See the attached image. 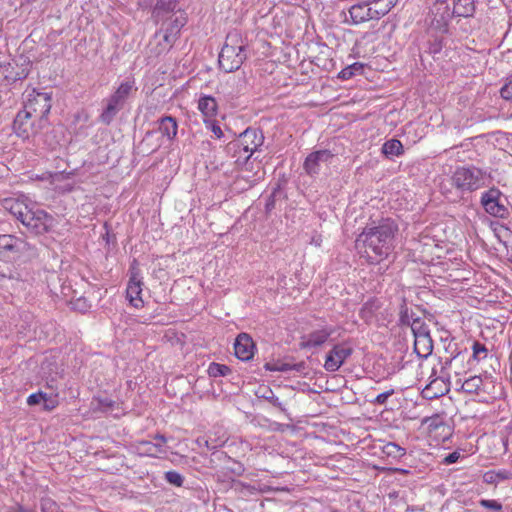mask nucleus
I'll return each mask as SVG.
<instances>
[{
    "instance_id": "39",
    "label": "nucleus",
    "mask_w": 512,
    "mask_h": 512,
    "mask_svg": "<svg viewBox=\"0 0 512 512\" xmlns=\"http://www.w3.org/2000/svg\"><path fill=\"white\" fill-rule=\"evenodd\" d=\"M479 505L492 512H504L503 505L498 500L494 499H480Z\"/></svg>"
},
{
    "instance_id": "55",
    "label": "nucleus",
    "mask_w": 512,
    "mask_h": 512,
    "mask_svg": "<svg viewBox=\"0 0 512 512\" xmlns=\"http://www.w3.org/2000/svg\"><path fill=\"white\" fill-rule=\"evenodd\" d=\"M460 457V452L453 451L452 453H449L447 456H445L443 463L446 465L454 464L460 459Z\"/></svg>"
},
{
    "instance_id": "27",
    "label": "nucleus",
    "mask_w": 512,
    "mask_h": 512,
    "mask_svg": "<svg viewBox=\"0 0 512 512\" xmlns=\"http://www.w3.org/2000/svg\"><path fill=\"white\" fill-rule=\"evenodd\" d=\"M398 315H399L398 325L401 327H403V326L409 327L411 325L412 321H414V319L419 318V316H417L414 311H412L411 309L408 308L405 298L401 299Z\"/></svg>"
},
{
    "instance_id": "19",
    "label": "nucleus",
    "mask_w": 512,
    "mask_h": 512,
    "mask_svg": "<svg viewBox=\"0 0 512 512\" xmlns=\"http://www.w3.org/2000/svg\"><path fill=\"white\" fill-rule=\"evenodd\" d=\"M332 334L331 329H320L310 332L308 335L302 336L299 346L301 349L316 348L322 346Z\"/></svg>"
},
{
    "instance_id": "50",
    "label": "nucleus",
    "mask_w": 512,
    "mask_h": 512,
    "mask_svg": "<svg viewBox=\"0 0 512 512\" xmlns=\"http://www.w3.org/2000/svg\"><path fill=\"white\" fill-rule=\"evenodd\" d=\"M32 208H29L27 205L24 207V209H21L14 217L19 220L24 226L25 223H27L28 218L30 216Z\"/></svg>"
},
{
    "instance_id": "22",
    "label": "nucleus",
    "mask_w": 512,
    "mask_h": 512,
    "mask_svg": "<svg viewBox=\"0 0 512 512\" xmlns=\"http://www.w3.org/2000/svg\"><path fill=\"white\" fill-rule=\"evenodd\" d=\"M255 396L258 399H263L267 402H269L274 407L278 408L281 412L286 413L287 410L282 404V402L279 400L277 396H275L273 390L266 385H260L257 390L255 391Z\"/></svg>"
},
{
    "instance_id": "25",
    "label": "nucleus",
    "mask_w": 512,
    "mask_h": 512,
    "mask_svg": "<svg viewBox=\"0 0 512 512\" xmlns=\"http://www.w3.org/2000/svg\"><path fill=\"white\" fill-rule=\"evenodd\" d=\"M159 131L163 136H166L169 140H172L177 135V121L172 116H164L159 119Z\"/></svg>"
},
{
    "instance_id": "47",
    "label": "nucleus",
    "mask_w": 512,
    "mask_h": 512,
    "mask_svg": "<svg viewBox=\"0 0 512 512\" xmlns=\"http://www.w3.org/2000/svg\"><path fill=\"white\" fill-rule=\"evenodd\" d=\"M394 394V389H390L376 396L374 400L370 402L376 405H385L388 398Z\"/></svg>"
},
{
    "instance_id": "10",
    "label": "nucleus",
    "mask_w": 512,
    "mask_h": 512,
    "mask_svg": "<svg viewBox=\"0 0 512 512\" xmlns=\"http://www.w3.org/2000/svg\"><path fill=\"white\" fill-rule=\"evenodd\" d=\"M481 204L485 211L492 216L505 218L508 216V208L502 201V193L497 188H491L484 192L481 197Z\"/></svg>"
},
{
    "instance_id": "43",
    "label": "nucleus",
    "mask_w": 512,
    "mask_h": 512,
    "mask_svg": "<svg viewBox=\"0 0 512 512\" xmlns=\"http://www.w3.org/2000/svg\"><path fill=\"white\" fill-rule=\"evenodd\" d=\"M140 445L145 448V451L149 453L150 455H155L156 453H164L165 450L161 446V444L158 443H152L149 441H143L140 443Z\"/></svg>"
},
{
    "instance_id": "36",
    "label": "nucleus",
    "mask_w": 512,
    "mask_h": 512,
    "mask_svg": "<svg viewBox=\"0 0 512 512\" xmlns=\"http://www.w3.org/2000/svg\"><path fill=\"white\" fill-rule=\"evenodd\" d=\"M282 190L280 184H277L276 187L273 188L271 194L268 196L265 203V213L269 214L273 209H275L276 200L281 197Z\"/></svg>"
},
{
    "instance_id": "31",
    "label": "nucleus",
    "mask_w": 512,
    "mask_h": 512,
    "mask_svg": "<svg viewBox=\"0 0 512 512\" xmlns=\"http://www.w3.org/2000/svg\"><path fill=\"white\" fill-rule=\"evenodd\" d=\"M364 68H365V64L360 63V62H355V63L343 68L339 72L338 78L341 80H349L355 75L363 74Z\"/></svg>"
},
{
    "instance_id": "32",
    "label": "nucleus",
    "mask_w": 512,
    "mask_h": 512,
    "mask_svg": "<svg viewBox=\"0 0 512 512\" xmlns=\"http://www.w3.org/2000/svg\"><path fill=\"white\" fill-rule=\"evenodd\" d=\"M483 381L480 376H472L462 384V390L468 394H479Z\"/></svg>"
},
{
    "instance_id": "34",
    "label": "nucleus",
    "mask_w": 512,
    "mask_h": 512,
    "mask_svg": "<svg viewBox=\"0 0 512 512\" xmlns=\"http://www.w3.org/2000/svg\"><path fill=\"white\" fill-rule=\"evenodd\" d=\"M409 327L412 330L414 338L430 335L428 325L420 317L414 319Z\"/></svg>"
},
{
    "instance_id": "24",
    "label": "nucleus",
    "mask_w": 512,
    "mask_h": 512,
    "mask_svg": "<svg viewBox=\"0 0 512 512\" xmlns=\"http://www.w3.org/2000/svg\"><path fill=\"white\" fill-rule=\"evenodd\" d=\"M368 6L367 0L360 1L354 5H352L348 12L351 18V23L354 25H359L361 23L367 22V10Z\"/></svg>"
},
{
    "instance_id": "56",
    "label": "nucleus",
    "mask_w": 512,
    "mask_h": 512,
    "mask_svg": "<svg viewBox=\"0 0 512 512\" xmlns=\"http://www.w3.org/2000/svg\"><path fill=\"white\" fill-rule=\"evenodd\" d=\"M306 368H307V365H306V363L304 361L292 364V371H295V372L300 373V374H304Z\"/></svg>"
},
{
    "instance_id": "23",
    "label": "nucleus",
    "mask_w": 512,
    "mask_h": 512,
    "mask_svg": "<svg viewBox=\"0 0 512 512\" xmlns=\"http://www.w3.org/2000/svg\"><path fill=\"white\" fill-rule=\"evenodd\" d=\"M414 352L419 358L426 359L433 352V340L431 335L414 338Z\"/></svg>"
},
{
    "instance_id": "11",
    "label": "nucleus",
    "mask_w": 512,
    "mask_h": 512,
    "mask_svg": "<svg viewBox=\"0 0 512 512\" xmlns=\"http://www.w3.org/2000/svg\"><path fill=\"white\" fill-rule=\"evenodd\" d=\"M35 120L24 109L19 111L13 121L14 132L23 139L33 138L38 133V124L35 125Z\"/></svg>"
},
{
    "instance_id": "5",
    "label": "nucleus",
    "mask_w": 512,
    "mask_h": 512,
    "mask_svg": "<svg viewBox=\"0 0 512 512\" xmlns=\"http://www.w3.org/2000/svg\"><path fill=\"white\" fill-rule=\"evenodd\" d=\"M51 107V93L35 92L34 95H29V98L24 105V110L33 118L37 119L38 124H40V128L43 129L47 124V116L50 113Z\"/></svg>"
},
{
    "instance_id": "53",
    "label": "nucleus",
    "mask_w": 512,
    "mask_h": 512,
    "mask_svg": "<svg viewBox=\"0 0 512 512\" xmlns=\"http://www.w3.org/2000/svg\"><path fill=\"white\" fill-rule=\"evenodd\" d=\"M205 123L217 138H221L223 136L222 129L215 120L205 121Z\"/></svg>"
},
{
    "instance_id": "1",
    "label": "nucleus",
    "mask_w": 512,
    "mask_h": 512,
    "mask_svg": "<svg viewBox=\"0 0 512 512\" xmlns=\"http://www.w3.org/2000/svg\"><path fill=\"white\" fill-rule=\"evenodd\" d=\"M397 232L398 225L391 218L372 221L356 238V248H364L368 262L378 264L392 253Z\"/></svg>"
},
{
    "instance_id": "12",
    "label": "nucleus",
    "mask_w": 512,
    "mask_h": 512,
    "mask_svg": "<svg viewBox=\"0 0 512 512\" xmlns=\"http://www.w3.org/2000/svg\"><path fill=\"white\" fill-rule=\"evenodd\" d=\"M352 353L351 347L342 344L334 345L326 355L324 368L329 372L337 371Z\"/></svg>"
},
{
    "instance_id": "17",
    "label": "nucleus",
    "mask_w": 512,
    "mask_h": 512,
    "mask_svg": "<svg viewBox=\"0 0 512 512\" xmlns=\"http://www.w3.org/2000/svg\"><path fill=\"white\" fill-rule=\"evenodd\" d=\"M333 158L330 150H318L310 153L304 162V170L313 176L319 173L321 163H328Z\"/></svg>"
},
{
    "instance_id": "29",
    "label": "nucleus",
    "mask_w": 512,
    "mask_h": 512,
    "mask_svg": "<svg viewBox=\"0 0 512 512\" xmlns=\"http://www.w3.org/2000/svg\"><path fill=\"white\" fill-rule=\"evenodd\" d=\"M382 153L389 159H391L394 156H400L404 153V148L398 139H390L387 140L382 145Z\"/></svg>"
},
{
    "instance_id": "45",
    "label": "nucleus",
    "mask_w": 512,
    "mask_h": 512,
    "mask_svg": "<svg viewBox=\"0 0 512 512\" xmlns=\"http://www.w3.org/2000/svg\"><path fill=\"white\" fill-rule=\"evenodd\" d=\"M46 393L42 391H38L36 393H32L27 398V404L29 406H36L42 404L43 399H45Z\"/></svg>"
},
{
    "instance_id": "15",
    "label": "nucleus",
    "mask_w": 512,
    "mask_h": 512,
    "mask_svg": "<svg viewBox=\"0 0 512 512\" xmlns=\"http://www.w3.org/2000/svg\"><path fill=\"white\" fill-rule=\"evenodd\" d=\"M256 345L252 337L247 333H240L234 342V354L241 361H249L253 358Z\"/></svg>"
},
{
    "instance_id": "28",
    "label": "nucleus",
    "mask_w": 512,
    "mask_h": 512,
    "mask_svg": "<svg viewBox=\"0 0 512 512\" xmlns=\"http://www.w3.org/2000/svg\"><path fill=\"white\" fill-rule=\"evenodd\" d=\"M198 108L206 117L215 116L217 113V101L210 95H204L198 100Z\"/></svg>"
},
{
    "instance_id": "20",
    "label": "nucleus",
    "mask_w": 512,
    "mask_h": 512,
    "mask_svg": "<svg viewBox=\"0 0 512 512\" xmlns=\"http://www.w3.org/2000/svg\"><path fill=\"white\" fill-rule=\"evenodd\" d=\"M33 140L38 144L42 143L50 150H55L59 145V138L54 128H51L47 122L46 126L41 129L38 124V133L34 135Z\"/></svg>"
},
{
    "instance_id": "2",
    "label": "nucleus",
    "mask_w": 512,
    "mask_h": 512,
    "mask_svg": "<svg viewBox=\"0 0 512 512\" xmlns=\"http://www.w3.org/2000/svg\"><path fill=\"white\" fill-rule=\"evenodd\" d=\"M245 45L239 32L228 33L218 57L219 67L226 73L238 70L246 60Z\"/></svg>"
},
{
    "instance_id": "7",
    "label": "nucleus",
    "mask_w": 512,
    "mask_h": 512,
    "mask_svg": "<svg viewBox=\"0 0 512 512\" xmlns=\"http://www.w3.org/2000/svg\"><path fill=\"white\" fill-rule=\"evenodd\" d=\"M264 139L265 137L261 129L248 127L239 135L237 140L228 144V150H243L249 153L246 157V159H249L263 145Z\"/></svg>"
},
{
    "instance_id": "18",
    "label": "nucleus",
    "mask_w": 512,
    "mask_h": 512,
    "mask_svg": "<svg viewBox=\"0 0 512 512\" xmlns=\"http://www.w3.org/2000/svg\"><path fill=\"white\" fill-rule=\"evenodd\" d=\"M29 63L18 65L17 63H7L0 66V74L8 84H13L19 80L25 79L29 75Z\"/></svg>"
},
{
    "instance_id": "44",
    "label": "nucleus",
    "mask_w": 512,
    "mask_h": 512,
    "mask_svg": "<svg viewBox=\"0 0 512 512\" xmlns=\"http://www.w3.org/2000/svg\"><path fill=\"white\" fill-rule=\"evenodd\" d=\"M129 280L142 281L141 270L137 259H133L129 267Z\"/></svg>"
},
{
    "instance_id": "30",
    "label": "nucleus",
    "mask_w": 512,
    "mask_h": 512,
    "mask_svg": "<svg viewBox=\"0 0 512 512\" xmlns=\"http://www.w3.org/2000/svg\"><path fill=\"white\" fill-rule=\"evenodd\" d=\"M382 452L394 461H399L406 455L405 448L399 446L395 442H388L382 447Z\"/></svg>"
},
{
    "instance_id": "33",
    "label": "nucleus",
    "mask_w": 512,
    "mask_h": 512,
    "mask_svg": "<svg viewBox=\"0 0 512 512\" xmlns=\"http://www.w3.org/2000/svg\"><path fill=\"white\" fill-rule=\"evenodd\" d=\"M370 4L377 9L381 15L384 17L387 15L391 9L396 5L397 0H369Z\"/></svg>"
},
{
    "instance_id": "62",
    "label": "nucleus",
    "mask_w": 512,
    "mask_h": 512,
    "mask_svg": "<svg viewBox=\"0 0 512 512\" xmlns=\"http://www.w3.org/2000/svg\"><path fill=\"white\" fill-rule=\"evenodd\" d=\"M459 355V353H457L456 355H453L452 357L450 358H447L445 363H444V366L442 369H445L447 368L449 365H451L452 361Z\"/></svg>"
},
{
    "instance_id": "37",
    "label": "nucleus",
    "mask_w": 512,
    "mask_h": 512,
    "mask_svg": "<svg viewBox=\"0 0 512 512\" xmlns=\"http://www.w3.org/2000/svg\"><path fill=\"white\" fill-rule=\"evenodd\" d=\"M41 512H62L57 502L50 497H43L40 499Z\"/></svg>"
},
{
    "instance_id": "14",
    "label": "nucleus",
    "mask_w": 512,
    "mask_h": 512,
    "mask_svg": "<svg viewBox=\"0 0 512 512\" xmlns=\"http://www.w3.org/2000/svg\"><path fill=\"white\" fill-rule=\"evenodd\" d=\"M430 379V382L421 392V395L424 399H437L449 392V382H446L443 377H437L435 369L432 370Z\"/></svg>"
},
{
    "instance_id": "8",
    "label": "nucleus",
    "mask_w": 512,
    "mask_h": 512,
    "mask_svg": "<svg viewBox=\"0 0 512 512\" xmlns=\"http://www.w3.org/2000/svg\"><path fill=\"white\" fill-rule=\"evenodd\" d=\"M188 17L185 10H182L175 16L169 18L160 30L156 31L155 36L163 32L164 49H170L180 36L181 29L187 24Z\"/></svg>"
},
{
    "instance_id": "51",
    "label": "nucleus",
    "mask_w": 512,
    "mask_h": 512,
    "mask_svg": "<svg viewBox=\"0 0 512 512\" xmlns=\"http://www.w3.org/2000/svg\"><path fill=\"white\" fill-rule=\"evenodd\" d=\"M445 6L449 7V4L446 2V0H437L434 4V12L436 15H440V20L444 22L442 19V14L446 11ZM447 21H445L446 23Z\"/></svg>"
},
{
    "instance_id": "64",
    "label": "nucleus",
    "mask_w": 512,
    "mask_h": 512,
    "mask_svg": "<svg viewBox=\"0 0 512 512\" xmlns=\"http://www.w3.org/2000/svg\"><path fill=\"white\" fill-rule=\"evenodd\" d=\"M499 473H500L499 479L504 480V479L508 478V473L506 471H500Z\"/></svg>"
},
{
    "instance_id": "42",
    "label": "nucleus",
    "mask_w": 512,
    "mask_h": 512,
    "mask_svg": "<svg viewBox=\"0 0 512 512\" xmlns=\"http://www.w3.org/2000/svg\"><path fill=\"white\" fill-rule=\"evenodd\" d=\"M500 96L507 101H512V75L507 77L500 89Z\"/></svg>"
},
{
    "instance_id": "41",
    "label": "nucleus",
    "mask_w": 512,
    "mask_h": 512,
    "mask_svg": "<svg viewBox=\"0 0 512 512\" xmlns=\"http://www.w3.org/2000/svg\"><path fill=\"white\" fill-rule=\"evenodd\" d=\"M26 204L14 199H6L4 202V207L9 213L15 216L21 209H24Z\"/></svg>"
},
{
    "instance_id": "3",
    "label": "nucleus",
    "mask_w": 512,
    "mask_h": 512,
    "mask_svg": "<svg viewBox=\"0 0 512 512\" xmlns=\"http://www.w3.org/2000/svg\"><path fill=\"white\" fill-rule=\"evenodd\" d=\"M136 90L137 88H134V81L122 82L116 91L105 100L106 105L99 116V121L102 124L110 125L118 112L124 108L133 91Z\"/></svg>"
},
{
    "instance_id": "54",
    "label": "nucleus",
    "mask_w": 512,
    "mask_h": 512,
    "mask_svg": "<svg viewBox=\"0 0 512 512\" xmlns=\"http://www.w3.org/2000/svg\"><path fill=\"white\" fill-rule=\"evenodd\" d=\"M500 473L494 471H488L483 475V481L487 484H495L499 479Z\"/></svg>"
},
{
    "instance_id": "46",
    "label": "nucleus",
    "mask_w": 512,
    "mask_h": 512,
    "mask_svg": "<svg viewBox=\"0 0 512 512\" xmlns=\"http://www.w3.org/2000/svg\"><path fill=\"white\" fill-rule=\"evenodd\" d=\"M91 308V305L87 302L86 298L81 297L73 302V309L85 313Z\"/></svg>"
},
{
    "instance_id": "48",
    "label": "nucleus",
    "mask_w": 512,
    "mask_h": 512,
    "mask_svg": "<svg viewBox=\"0 0 512 512\" xmlns=\"http://www.w3.org/2000/svg\"><path fill=\"white\" fill-rule=\"evenodd\" d=\"M58 405V401L57 399L49 396L47 393H46V396H45V399H43V402H42V408L44 411H52L53 409H55Z\"/></svg>"
},
{
    "instance_id": "4",
    "label": "nucleus",
    "mask_w": 512,
    "mask_h": 512,
    "mask_svg": "<svg viewBox=\"0 0 512 512\" xmlns=\"http://www.w3.org/2000/svg\"><path fill=\"white\" fill-rule=\"evenodd\" d=\"M452 185L462 192H472L485 184V172L481 169L470 167H458L451 177Z\"/></svg>"
},
{
    "instance_id": "6",
    "label": "nucleus",
    "mask_w": 512,
    "mask_h": 512,
    "mask_svg": "<svg viewBox=\"0 0 512 512\" xmlns=\"http://www.w3.org/2000/svg\"><path fill=\"white\" fill-rule=\"evenodd\" d=\"M140 6L143 8H151V20L156 24L162 26L169 20V18L175 16L183 9L180 7L179 0H151L148 3L146 0L140 2Z\"/></svg>"
},
{
    "instance_id": "52",
    "label": "nucleus",
    "mask_w": 512,
    "mask_h": 512,
    "mask_svg": "<svg viewBox=\"0 0 512 512\" xmlns=\"http://www.w3.org/2000/svg\"><path fill=\"white\" fill-rule=\"evenodd\" d=\"M368 6L366 7L368 16H367V22L371 20H379L381 17L379 11L375 9L372 4H370V1L367 0Z\"/></svg>"
},
{
    "instance_id": "26",
    "label": "nucleus",
    "mask_w": 512,
    "mask_h": 512,
    "mask_svg": "<svg viewBox=\"0 0 512 512\" xmlns=\"http://www.w3.org/2000/svg\"><path fill=\"white\" fill-rule=\"evenodd\" d=\"M381 307L380 301L376 298L369 299L363 304L359 311V316L366 323H371L376 311Z\"/></svg>"
},
{
    "instance_id": "49",
    "label": "nucleus",
    "mask_w": 512,
    "mask_h": 512,
    "mask_svg": "<svg viewBox=\"0 0 512 512\" xmlns=\"http://www.w3.org/2000/svg\"><path fill=\"white\" fill-rule=\"evenodd\" d=\"M232 487L235 490L240 491L241 493H244V491H247L249 494H253L256 491V489L253 486H251L249 484H245L241 481H234Z\"/></svg>"
},
{
    "instance_id": "59",
    "label": "nucleus",
    "mask_w": 512,
    "mask_h": 512,
    "mask_svg": "<svg viewBox=\"0 0 512 512\" xmlns=\"http://www.w3.org/2000/svg\"><path fill=\"white\" fill-rule=\"evenodd\" d=\"M235 465L236 466L234 468H231V471L238 476L242 475L244 467L240 463H236Z\"/></svg>"
},
{
    "instance_id": "57",
    "label": "nucleus",
    "mask_w": 512,
    "mask_h": 512,
    "mask_svg": "<svg viewBox=\"0 0 512 512\" xmlns=\"http://www.w3.org/2000/svg\"><path fill=\"white\" fill-rule=\"evenodd\" d=\"M7 512H34V511L31 509H27L20 504H17L15 507H11Z\"/></svg>"
},
{
    "instance_id": "60",
    "label": "nucleus",
    "mask_w": 512,
    "mask_h": 512,
    "mask_svg": "<svg viewBox=\"0 0 512 512\" xmlns=\"http://www.w3.org/2000/svg\"><path fill=\"white\" fill-rule=\"evenodd\" d=\"M279 371L280 372L292 371V364H289V363H279Z\"/></svg>"
},
{
    "instance_id": "38",
    "label": "nucleus",
    "mask_w": 512,
    "mask_h": 512,
    "mask_svg": "<svg viewBox=\"0 0 512 512\" xmlns=\"http://www.w3.org/2000/svg\"><path fill=\"white\" fill-rule=\"evenodd\" d=\"M164 479L175 487H181L184 483V477L175 470L165 472Z\"/></svg>"
},
{
    "instance_id": "16",
    "label": "nucleus",
    "mask_w": 512,
    "mask_h": 512,
    "mask_svg": "<svg viewBox=\"0 0 512 512\" xmlns=\"http://www.w3.org/2000/svg\"><path fill=\"white\" fill-rule=\"evenodd\" d=\"M453 9L445 6L446 11L442 14L444 21H449L453 17H471L475 13V1L474 0H451Z\"/></svg>"
},
{
    "instance_id": "13",
    "label": "nucleus",
    "mask_w": 512,
    "mask_h": 512,
    "mask_svg": "<svg viewBox=\"0 0 512 512\" xmlns=\"http://www.w3.org/2000/svg\"><path fill=\"white\" fill-rule=\"evenodd\" d=\"M29 248V244L14 235H0V255L17 256Z\"/></svg>"
},
{
    "instance_id": "40",
    "label": "nucleus",
    "mask_w": 512,
    "mask_h": 512,
    "mask_svg": "<svg viewBox=\"0 0 512 512\" xmlns=\"http://www.w3.org/2000/svg\"><path fill=\"white\" fill-rule=\"evenodd\" d=\"M472 350H473L472 358L477 361H480L481 359H484L487 357L488 349L483 343H480L479 341H474V343L472 345Z\"/></svg>"
},
{
    "instance_id": "9",
    "label": "nucleus",
    "mask_w": 512,
    "mask_h": 512,
    "mask_svg": "<svg viewBox=\"0 0 512 512\" xmlns=\"http://www.w3.org/2000/svg\"><path fill=\"white\" fill-rule=\"evenodd\" d=\"M55 225V218L42 209H32L25 227L35 235H44Z\"/></svg>"
},
{
    "instance_id": "58",
    "label": "nucleus",
    "mask_w": 512,
    "mask_h": 512,
    "mask_svg": "<svg viewBox=\"0 0 512 512\" xmlns=\"http://www.w3.org/2000/svg\"><path fill=\"white\" fill-rule=\"evenodd\" d=\"M264 368L266 371H271V372L279 371V363L267 362L264 364Z\"/></svg>"
},
{
    "instance_id": "63",
    "label": "nucleus",
    "mask_w": 512,
    "mask_h": 512,
    "mask_svg": "<svg viewBox=\"0 0 512 512\" xmlns=\"http://www.w3.org/2000/svg\"><path fill=\"white\" fill-rule=\"evenodd\" d=\"M100 403L102 406L109 407V408L112 407L114 404V402L112 400H108V399L101 400Z\"/></svg>"
},
{
    "instance_id": "61",
    "label": "nucleus",
    "mask_w": 512,
    "mask_h": 512,
    "mask_svg": "<svg viewBox=\"0 0 512 512\" xmlns=\"http://www.w3.org/2000/svg\"><path fill=\"white\" fill-rule=\"evenodd\" d=\"M154 440H156V443L161 444V446L163 447V444L166 443L167 438L163 434L158 433L154 436Z\"/></svg>"
},
{
    "instance_id": "35",
    "label": "nucleus",
    "mask_w": 512,
    "mask_h": 512,
    "mask_svg": "<svg viewBox=\"0 0 512 512\" xmlns=\"http://www.w3.org/2000/svg\"><path fill=\"white\" fill-rule=\"evenodd\" d=\"M232 370L229 366L225 364H220L216 362H212L208 367V375L210 377H221V376H227L231 374Z\"/></svg>"
},
{
    "instance_id": "21",
    "label": "nucleus",
    "mask_w": 512,
    "mask_h": 512,
    "mask_svg": "<svg viewBox=\"0 0 512 512\" xmlns=\"http://www.w3.org/2000/svg\"><path fill=\"white\" fill-rule=\"evenodd\" d=\"M142 285V281H128V285L126 288V296L130 304L135 308H140L143 306V300L141 298Z\"/></svg>"
}]
</instances>
